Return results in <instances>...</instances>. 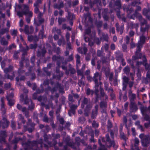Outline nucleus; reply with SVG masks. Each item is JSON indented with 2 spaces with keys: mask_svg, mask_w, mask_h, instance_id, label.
<instances>
[{
  "mask_svg": "<svg viewBox=\"0 0 150 150\" xmlns=\"http://www.w3.org/2000/svg\"><path fill=\"white\" fill-rule=\"evenodd\" d=\"M100 93L101 95V96L103 97L105 96V100H107L108 99V96L106 94H105L104 91V90L103 88L100 89Z\"/></svg>",
  "mask_w": 150,
  "mask_h": 150,
  "instance_id": "32",
  "label": "nucleus"
},
{
  "mask_svg": "<svg viewBox=\"0 0 150 150\" xmlns=\"http://www.w3.org/2000/svg\"><path fill=\"white\" fill-rule=\"evenodd\" d=\"M102 23L103 21H100L96 22L95 24L96 25L98 28H100L102 27Z\"/></svg>",
  "mask_w": 150,
  "mask_h": 150,
  "instance_id": "49",
  "label": "nucleus"
},
{
  "mask_svg": "<svg viewBox=\"0 0 150 150\" xmlns=\"http://www.w3.org/2000/svg\"><path fill=\"white\" fill-rule=\"evenodd\" d=\"M75 144H76L78 146H79L80 144L81 139L79 137H76L75 139Z\"/></svg>",
  "mask_w": 150,
  "mask_h": 150,
  "instance_id": "36",
  "label": "nucleus"
},
{
  "mask_svg": "<svg viewBox=\"0 0 150 150\" xmlns=\"http://www.w3.org/2000/svg\"><path fill=\"white\" fill-rule=\"evenodd\" d=\"M137 45L136 51H137V52L138 51H141L142 48L143 47V45L138 42L137 44Z\"/></svg>",
  "mask_w": 150,
  "mask_h": 150,
  "instance_id": "38",
  "label": "nucleus"
},
{
  "mask_svg": "<svg viewBox=\"0 0 150 150\" xmlns=\"http://www.w3.org/2000/svg\"><path fill=\"white\" fill-rule=\"evenodd\" d=\"M20 101L23 102L24 99V104H28L29 103V100L28 98L27 95L25 96L24 99V96L23 94H21L20 96Z\"/></svg>",
  "mask_w": 150,
  "mask_h": 150,
  "instance_id": "18",
  "label": "nucleus"
},
{
  "mask_svg": "<svg viewBox=\"0 0 150 150\" xmlns=\"http://www.w3.org/2000/svg\"><path fill=\"white\" fill-rule=\"evenodd\" d=\"M23 68H19L18 70V76H20L21 74L25 73V70L23 69Z\"/></svg>",
  "mask_w": 150,
  "mask_h": 150,
  "instance_id": "50",
  "label": "nucleus"
},
{
  "mask_svg": "<svg viewBox=\"0 0 150 150\" xmlns=\"http://www.w3.org/2000/svg\"><path fill=\"white\" fill-rule=\"evenodd\" d=\"M13 77L14 76H11L9 74H7V75H5L4 76V77L3 79L7 78L8 79H10L12 80H13Z\"/></svg>",
  "mask_w": 150,
  "mask_h": 150,
  "instance_id": "62",
  "label": "nucleus"
},
{
  "mask_svg": "<svg viewBox=\"0 0 150 150\" xmlns=\"http://www.w3.org/2000/svg\"><path fill=\"white\" fill-rule=\"evenodd\" d=\"M1 44L2 45H7L8 42L6 41L4 37H2L0 40Z\"/></svg>",
  "mask_w": 150,
  "mask_h": 150,
  "instance_id": "26",
  "label": "nucleus"
},
{
  "mask_svg": "<svg viewBox=\"0 0 150 150\" xmlns=\"http://www.w3.org/2000/svg\"><path fill=\"white\" fill-rule=\"evenodd\" d=\"M129 107L130 112H135L138 110L137 105L135 102H130Z\"/></svg>",
  "mask_w": 150,
  "mask_h": 150,
  "instance_id": "8",
  "label": "nucleus"
},
{
  "mask_svg": "<svg viewBox=\"0 0 150 150\" xmlns=\"http://www.w3.org/2000/svg\"><path fill=\"white\" fill-rule=\"evenodd\" d=\"M74 57L73 54H71L66 59H65V61L67 62H70L73 60Z\"/></svg>",
  "mask_w": 150,
  "mask_h": 150,
  "instance_id": "61",
  "label": "nucleus"
},
{
  "mask_svg": "<svg viewBox=\"0 0 150 150\" xmlns=\"http://www.w3.org/2000/svg\"><path fill=\"white\" fill-rule=\"evenodd\" d=\"M1 111L3 112L6 111V109L5 108V103L3 98H2L1 99Z\"/></svg>",
  "mask_w": 150,
  "mask_h": 150,
  "instance_id": "28",
  "label": "nucleus"
},
{
  "mask_svg": "<svg viewBox=\"0 0 150 150\" xmlns=\"http://www.w3.org/2000/svg\"><path fill=\"white\" fill-rule=\"evenodd\" d=\"M66 17L70 25L71 26H72L73 24V20L75 18V15L70 11H68V15L66 16Z\"/></svg>",
  "mask_w": 150,
  "mask_h": 150,
  "instance_id": "6",
  "label": "nucleus"
},
{
  "mask_svg": "<svg viewBox=\"0 0 150 150\" xmlns=\"http://www.w3.org/2000/svg\"><path fill=\"white\" fill-rule=\"evenodd\" d=\"M17 15L20 18L23 16V15H26L27 12L25 11H18L17 12Z\"/></svg>",
  "mask_w": 150,
  "mask_h": 150,
  "instance_id": "34",
  "label": "nucleus"
},
{
  "mask_svg": "<svg viewBox=\"0 0 150 150\" xmlns=\"http://www.w3.org/2000/svg\"><path fill=\"white\" fill-rule=\"evenodd\" d=\"M25 75L26 76H31L30 78V80L31 81H33L35 80L36 78V76L34 72H26L25 73Z\"/></svg>",
  "mask_w": 150,
  "mask_h": 150,
  "instance_id": "19",
  "label": "nucleus"
},
{
  "mask_svg": "<svg viewBox=\"0 0 150 150\" xmlns=\"http://www.w3.org/2000/svg\"><path fill=\"white\" fill-rule=\"evenodd\" d=\"M11 126L13 130H15L16 129V122L13 121V120H11Z\"/></svg>",
  "mask_w": 150,
  "mask_h": 150,
  "instance_id": "56",
  "label": "nucleus"
},
{
  "mask_svg": "<svg viewBox=\"0 0 150 150\" xmlns=\"http://www.w3.org/2000/svg\"><path fill=\"white\" fill-rule=\"evenodd\" d=\"M13 68L11 66H9L8 68H6L4 70V72L6 74H7L8 72L11 71L12 70Z\"/></svg>",
  "mask_w": 150,
  "mask_h": 150,
  "instance_id": "39",
  "label": "nucleus"
},
{
  "mask_svg": "<svg viewBox=\"0 0 150 150\" xmlns=\"http://www.w3.org/2000/svg\"><path fill=\"white\" fill-rule=\"evenodd\" d=\"M52 60L53 61H57V65L58 66H61L62 62L63 61L64 57H61L60 55L57 56L56 55L53 56L52 58Z\"/></svg>",
  "mask_w": 150,
  "mask_h": 150,
  "instance_id": "4",
  "label": "nucleus"
},
{
  "mask_svg": "<svg viewBox=\"0 0 150 150\" xmlns=\"http://www.w3.org/2000/svg\"><path fill=\"white\" fill-rule=\"evenodd\" d=\"M38 21L34 19V23L37 26H39L44 22V19L43 18H39Z\"/></svg>",
  "mask_w": 150,
  "mask_h": 150,
  "instance_id": "20",
  "label": "nucleus"
},
{
  "mask_svg": "<svg viewBox=\"0 0 150 150\" xmlns=\"http://www.w3.org/2000/svg\"><path fill=\"white\" fill-rule=\"evenodd\" d=\"M146 38L143 35H142L140 37V40L138 42L144 45L145 42Z\"/></svg>",
  "mask_w": 150,
  "mask_h": 150,
  "instance_id": "33",
  "label": "nucleus"
},
{
  "mask_svg": "<svg viewBox=\"0 0 150 150\" xmlns=\"http://www.w3.org/2000/svg\"><path fill=\"white\" fill-rule=\"evenodd\" d=\"M98 142L100 146V147L98 149V150H107L104 144H102L100 139H99Z\"/></svg>",
  "mask_w": 150,
  "mask_h": 150,
  "instance_id": "27",
  "label": "nucleus"
},
{
  "mask_svg": "<svg viewBox=\"0 0 150 150\" xmlns=\"http://www.w3.org/2000/svg\"><path fill=\"white\" fill-rule=\"evenodd\" d=\"M100 107L101 108H106L107 106V104L106 101H102L100 104Z\"/></svg>",
  "mask_w": 150,
  "mask_h": 150,
  "instance_id": "29",
  "label": "nucleus"
},
{
  "mask_svg": "<svg viewBox=\"0 0 150 150\" xmlns=\"http://www.w3.org/2000/svg\"><path fill=\"white\" fill-rule=\"evenodd\" d=\"M95 110H92V112L91 115V117L92 119H95L96 118L97 115L98 113V105H96L95 106Z\"/></svg>",
  "mask_w": 150,
  "mask_h": 150,
  "instance_id": "13",
  "label": "nucleus"
},
{
  "mask_svg": "<svg viewBox=\"0 0 150 150\" xmlns=\"http://www.w3.org/2000/svg\"><path fill=\"white\" fill-rule=\"evenodd\" d=\"M38 46V44L36 43L34 44H30L29 45V48L31 49H35Z\"/></svg>",
  "mask_w": 150,
  "mask_h": 150,
  "instance_id": "52",
  "label": "nucleus"
},
{
  "mask_svg": "<svg viewBox=\"0 0 150 150\" xmlns=\"http://www.w3.org/2000/svg\"><path fill=\"white\" fill-rule=\"evenodd\" d=\"M120 138L126 142L127 140V138L124 133L122 132H120Z\"/></svg>",
  "mask_w": 150,
  "mask_h": 150,
  "instance_id": "44",
  "label": "nucleus"
},
{
  "mask_svg": "<svg viewBox=\"0 0 150 150\" xmlns=\"http://www.w3.org/2000/svg\"><path fill=\"white\" fill-rule=\"evenodd\" d=\"M6 99L8 101V104L10 107L13 106L14 104V103L13 99L9 98V96H6Z\"/></svg>",
  "mask_w": 150,
  "mask_h": 150,
  "instance_id": "25",
  "label": "nucleus"
},
{
  "mask_svg": "<svg viewBox=\"0 0 150 150\" xmlns=\"http://www.w3.org/2000/svg\"><path fill=\"white\" fill-rule=\"evenodd\" d=\"M95 94L96 95L95 102L96 103L98 101L100 98V97L98 93V91H96L95 92Z\"/></svg>",
  "mask_w": 150,
  "mask_h": 150,
  "instance_id": "51",
  "label": "nucleus"
},
{
  "mask_svg": "<svg viewBox=\"0 0 150 150\" xmlns=\"http://www.w3.org/2000/svg\"><path fill=\"white\" fill-rule=\"evenodd\" d=\"M102 38L103 40L106 41H108V37L107 34H105L104 33H103L102 34Z\"/></svg>",
  "mask_w": 150,
  "mask_h": 150,
  "instance_id": "60",
  "label": "nucleus"
},
{
  "mask_svg": "<svg viewBox=\"0 0 150 150\" xmlns=\"http://www.w3.org/2000/svg\"><path fill=\"white\" fill-rule=\"evenodd\" d=\"M139 137L141 140L142 144L144 147H150V135H145L144 134H141L139 135Z\"/></svg>",
  "mask_w": 150,
  "mask_h": 150,
  "instance_id": "1",
  "label": "nucleus"
},
{
  "mask_svg": "<svg viewBox=\"0 0 150 150\" xmlns=\"http://www.w3.org/2000/svg\"><path fill=\"white\" fill-rule=\"evenodd\" d=\"M129 99L130 102H134V99L136 98V95L132 93L131 91L130 90L129 92Z\"/></svg>",
  "mask_w": 150,
  "mask_h": 150,
  "instance_id": "17",
  "label": "nucleus"
},
{
  "mask_svg": "<svg viewBox=\"0 0 150 150\" xmlns=\"http://www.w3.org/2000/svg\"><path fill=\"white\" fill-rule=\"evenodd\" d=\"M149 26L146 24L145 25V27H141L140 29V31L142 32H144L146 31H147L149 30Z\"/></svg>",
  "mask_w": 150,
  "mask_h": 150,
  "instance_id": "37",
  "label": "nucleus"
},
{
  "mask_svg": "<svg viewBox=\"0 0 150 150\" xmlns=\"http://www.w3.org/2000/svg\"><path fill=\"white\" fill-rule=\"evenodd\" d=\"M101 140L102 142H103L105 143V142H107L109 144V145H106V146L108 148H110L112 146H113V147H115V142L114 141L110 140L108 134H106L105 137H102Z\"/></svg>",
  "mask_w": 150,
  "mask_h": 150,
  "instance_id": "3",
  "label": "nucleus"
},
{
  "mask_svg": "<svg viewBox=\"0 0 150 150\" xmlns=\"http://www.w3.org/2000/svg\"><path fill=\"white\" fill-rule=\"evenodd\" d=\"M92 106L91 103H89L86 105L85 108L84 110V114L86 116L89 115L90 110L92 108Z\"/></svg>",
  "mask_w": 150,
  "mask_h": 150,
  "instance_id": "10",
  "label": "nucleus"
},
{
  "mask_svg": "<svg viewBox=\"0 0 150 150\" xmlns=\"http://www.w3.org/2000/svg\"><path fill=\"white\" fill-rule=\"evenodd\" d=\"M123 54L122 52L120 51H117L115 53V59L118 62L120 61L123 59Z\"/></svg>",
  "mask_w": 150,
  "mask_h": 150,
  "instance_id": "12",
  "label": "nucleus"
},
{
  "mask_svg": "<svg viewBox=\"0 0 150 150\" xmlns=\"http://www.w3.org/2000/svg\"><path fill=\"white\" fill-rule=\"evenodd\" d=\"M100 75H99V73L98 72H96L94 74L93 77V81L95 80L96 79H98V78H100Z\"/></svg>",
  "mask_w": 150,
  "mask_h": 150,
  "instance_id": "46",
  "label": "nucleus"
},
{
  "mask_svg": "<svg viewBox=\"0 0 150 150\" xmlns=\"http://www.w3.org/2000/svg\"><path fill=\"white\" fill-rule=\"evenodd\" d=\"M150 13V8H144L143 10L142 14L143 15L145 16L146 18L149 20L150 19V16L149 14Z\"/></svg>",
  "mask_w": 150,
  "mask_h": 150,
  "instance_id": "11",
  "label": "nucleus"
},
{
  "mask_svg": "<svg viewBox=\"0 0 150 150\" xmlns=\"http://www.w3.org/2000/svg\"><path fill=\"white\" fill-rule=\"evenodd\" d=\"M44 33V26L42 25V29L40 30L39 33V37H41L42 38H43V35Z\"/></svg>",
  "mask_w": 150,
  "mask_h": 150,
  "instance_id": "31",
  "label": "nucleus"
},
{
  "mask_svg": "<svg viewBox=\"0 0 150 150\" xmlns=\"http://www.w3.org/2000/svg\"><path fill=\"white\" fill-rule=\"evenodd\" d=\"M35 125L34 123L32 122L31 119H29L26 123V125L23 126L24 131H27L29 133H32L34 130Z\"/></svg>",
  "mask_w": 150,
  "mask_h": 150,
  "instance_id": "2",
  "label": "nucleus"
},
{
  "mask_svg": "<svg viewBox=\"0 0 150 150\" xmlns=\"http://www.w3.org/2000/svg\"><path fill=\"white\" fill-rule=\"evenodd\" d=\"M147 60L146 59V62H144L143 65L144 66L145 69L146 70L150 69V64H149L147 63Z\"/></svg>",
  "mask_w": 150,
  "mask_h": 150,
  "instance_id": "45",
  "label": "nucleus"
},
{
  "mask_svg": "<svg viewBox=\"0 0 150 150\" xmlns=\"http://www.w3.org/2000/svg\"><path fill=\"white\" fill-rule=\"evenodd\" d=\"M75 58L76 59V66L78 67L80 64V57L79 54H77L75 56Z\"/></svg>",
  "mask_w": 150,
  "mask_h": 150,
  "instance_id": "30",
  "label": "nucleus"
},
{
  "mask_svg": "<svg viewBox=\"0 0 150 150\" xmlns=\"http://www.w3.org/2000/svg\"><path fill=\"white\" fill-rule=\"evenodd\" d=\"M94 93V91L91 90L89 88H88L86 90V94L87 96H89L91 94V95H93Z\"/></svg>",
  "mask_w": 150,
  "mask_h": 150,
  "instance_id": "43",
  "label": "nucleus"
},
{
  "mask_svg": "<svg viewBox=\"0 0 150 150\" xmlns=\"http://www.w3.org/2000/svg\"><path fill=\"white\" fill-rule=\"evenodd\" d=\"M42 3V0H37L34 4V6L39 7V4Z\"/></svg>",
  "mask_w": 150,
  "mask_h": 150,
  "instance_id": "54",
  "label": "nucleus"
},
{
  "mask_svg": "<svg viewBox=\"0 0 150 150\" xmlns=\"http://www.w3.org/2000/svg\"><path fill=\"white\" fill-rule=\"evenodd\" d=\"M123 9L124 11H125L127 12L129 11L130 13H131L132 12L134 11L133 8H129V7L128 6H127L125 8H124Z\"/></svg>",
  "mask_w": 150,
  "mask_h": 150,
  "instance_id": "47",
  "label": "nucleus"
},
{
  "mask_svg": "<svg viewBox=\"0 0 150 150\" xmlns=\"http://www.w3.org/2000/svg\"><path fill=\"white\" fill-rule=\"evenodd\" d=\"M19 119L21 123H22L23 124H25L26 121L24 120V117L21 114L19 115Z\"/></svg>",
  "mask_w": 150,
  "mask_h": 150,
  "instance_id": "42",
  "label": "nucleus"
},
{
  "mask_svg": "<svg viewBox=\"0 0 150 150\" xmlns=\"http://www.w3.org/2000/svg\"><path fill=\"white\" fill-rule=\"evenodd\" d=\"M66 21V19L65 18H59L58 19V24L59 25L62 24V23L65 22Z\"/></svg>",
  "mask_w": 150,
  "mask_h": 150,
  "instance_id": "53",
  "label": "nucleus"
},
{
  "mask_svg": "<svg viewBox=\"0 0 150 150\" xmlns=\"http://www.w3.org/2000/svg\"><path fill=\"white\" fill-rule=\"evenodd\" d=\"M29 26L28 25H26L25 26L24 32L25 34L28 35L30 34L29 30Z\"/></svg>",
  "mask_w": 150,
  "mask_h": 150,
  "instance_id": "58",
  "label": "nucleus"
},
{
  "mask_svg": "<svg viewBox=\"0 0 150 150\" xmlns=\"http://www.w3.org/2000/svg\"><path fill=\"white\" fill-rule=\"evenodd\" d=\"M38 142L36 141L33 140V141H28L25 144L26 145L28 146H30L32 148L34 146H37L38 144Z\"/></svg>",
  "mask_w": 150,
  "mask_h": 150,
  "instance_id": "15",
  "label": "nucleus"
},
{
  "mask_svg": "<svg viewBox=\"0 0 150 150\" xmlns=\"http://www.w3.org/2000/svg\"><path fill=\"white\" fill-rule=\"evenodd\" d=\"M57 88H59V92L60 93H64V91L63 88L61 86V84L59 83H57Z\"/></svg>",
  "mask_w": 150,
  "mask_h": 150,
  "instance_id": "40",
  "label": "nucleus"
},
{
  "mask_svg": "<svg viewBox=\"0 0 150 150\" xmlns=\"http://www.w3.org/2000/svg\"><path fill=\"white\" fill-rule=\"evenodd\" d=\"M31 102V104L29 105L28 107V108L29 110H33L35 107V104L34 103H33L32 101L31 100H30Z\"/></svg>",
  "mask_w": 150,
  "mask_h": 150,
  "instance_id": "57",
  "label": "nucleus"
},
{
  "mask_svg": "<svg viewBox=\"0 0 150 150\" xmlns=\"http://www.w3.org/2000/svg\"><path fill=\"white\" fill-rule=\"evenodd\" d=\"M6 132L5 131H0V143H5L6 137Z\"/></svg>",
  "mask_w": 150,
  "mask_h": 150,
  "instance_id": "9",
  "label": "nucleus"
},
{
  "mask_svg": "<svg viewBox=\"0 0 150 150\" xmlns=\"http://www.w3.org/2000/svg\"><path fill=\"white\" fill-rule=\"evenodd\" d=\"M89 103H91L90 99L84 97L83 100L81 101V106L82 108L83 109L85 107V105H86Z\"/></svg>",
  "mask_w": 150,
  "mask_h": 150,
  "instance_id": "14",
  "label": "nucleus"
},
{
  "mask_svg": "<svg viewBox=\"0 0 150 150\" xmlns=\"http://www.w3.org/2000/svg\"><path fill=\"white\" fill-rule=\"evenodd\" d=\"M22 138L20 137H14V139L11 142L12 144H17L20 140H22Z\"/></svg>",
  "mask_w": 150,
  "mask_h": 150,
  "instance_id": "23",
  "label": "nucleus"
},
{
  "mask_svg": "<svg viewBox=\"0 0 150 150\" xmlns=\"http://www.w3.org/2000/svg\"><path fill=\"white\" fill-rule=\"evenodd\" d=\"M115 26L116 28V30L118 32L119 31L120 32V34L122 35V34L124 29V25H121L120 27L119 23H117L115 24Z\"/></svg>",
  "mask_w": 150,
  "mask_h": 150,
  "instance_id": "16",
  "label": "nucleus"
},
{
  "mask_svg": "<svg viewBox=\"0 0 150 150\" xmlns=\"http://www.w3.org/2000/svg\"><path fill=\"white\" fill-rule=\"evenodd\" d=\"M133 14L135 15L136 18L138 19L139 21H142L143 19L142 17L141 14L138 13V12L135 11L134 13Z\"/></svg>",
  "mask_w": 150,
  "mask_h": 150,
  "instance_id": "24",
  "label": "nucleus"
},
{
  "mask_svg": "<svg viewBox=\"0 0 150 150\" xmlns=\"http://www.w3.org/2000/svg\"><path fill=\"white\" fill-rule=\"evenodd\" d=\"M66 144V145H67V146H70L74 149H76V148L75 146L74 143L73 142H69L68 143H67Z\"/></svg>",
  "mask_w": 150,
  "mask_h": 150,
  "instance_id": "35",
  "label": "nucleus"
},
{
  "mask_svg": "<svg viewBox=\"0 0 150 150\" xmlns=\"http://www.w3.org/2000/svg\"><path fill=\"white\" fill-rule=\"evenodd\" d=\"M43 137L44 141L47 142L48 144L50 145L51 144V142L48 141L49 137L47 134H44Z\"/></svg>",
  "mask_w": 150,
  "mask_h": 150,
  "instance_id": "41",
  "label": "nucleus"
},
{
  "mask_svg": "<svg viewBox=\"0 0 150 150\" xmlns=\"http://www.w3.org/2000/svg\"><path fill=\"white\" fill-rule=\"evenodd\" d=\"M47 51L45 47H43L38 50L37 53V56L38 57H44Z\"/></svg>",
  "mask_w": 150,
  "mask_h": 150,
  "instance_id": "7",
  "label": "nucleus"
},
{
  "mask_svg": "<svg viewBox=\"0 0 150 150\" xmlns=\"http://www.w3.org/2000/svg\"><path fill=\"white\" fill-rule=\"evenodd\" d=\"M141 4V3L140 1H134L133 2H132L131 4V5L133 6H136L137 4Z\"/></svg>",
  "mask_w": 150,
  "mask_h": 150,
  "instance_id": "63",
  "label": "nucleus"
},
{
  "mask_svg": "<svg viewBox=\"0 0 150 150\" xmlns=\"http://www.w3.org/2000/svg\"><path fill=\"white\" fill-rule=\"evenodd\" d=\"M115 5L116 6L118 7L121 8V5L120 0H116L115 2Z\"/></svg>",
  "mask_w": 150,
  "mask_h": 150,
  "instance_id": "64",
  "label": "nucleus"
},
{
  "mask_svg": "<svg viewBox=\"0 0 150 150\" xmlns=\"http://www.w3.org/2000/svg\"><path fill=\"white\" fill-rule=\"evenodd\" d=\"M48 69L47 67H45L43 68V70L46 73L47 75L48 76H50L51 75V72L48 71Z\"/></svg>",
  "mask_w": 150,
  "mask_h": 150,
  "instance_id": "48",
  "label": "nucleus"
},
{
  "mask_svg": "<svg viewBox=\"0 0 150 150\" xmlns=\"http://www.w3.org/2000/svg\"><path fill=\"white\" fill-rule=\"evenodd\" d=\"M57 75L53 74L52 76V78L53 79H56L58 80H60L61 79V78L63 76V73L62 72H60Z\"/></svg>",
  "mask_w": 150,
  "mask_h": 150,
  "instance_id": "21",
  "label": "nucleus"
},
{
  "mask_svg": "<svg viewBox=\"0 0 150 150\" xmlns=\"http://www.w3.org/2000/svg\"><path fill=\"white\" fill-rule=\"evenodd\" d=\"M64 6L63 3L62 2L59 5L56 4L54 6V8L60 9L61 8H63Z\"/></svg>",
  "mask_w": 150,
  "mask_h": 150,
  "instance_id": "55",
  "label": "nucleus"
},
{
  "mask_svg": "<svg viewBox=\"0 0 150 150\" xmlns=\"http://www.w3.org/2000/svg\"><path fill=\"white\" fill-rule=\"evenodd\" d=\"M128 62L130 64L131 67L132 69H135V67L134 65V62L133 61H132L131 59H129L127 60Z\"/></svg>",
  "mask_w": 150,
  "mask_h": 150,
  "instance_id": "59",
  "label": "nucleus"
},
{
  "mask_svg": "<svg viewBox=\"0 0 150 150\" xmlns=\"http://www.w3.org/2000/svg\"><path fill=\"white\" fill-rule=\"evenodd\" d=\"M143 59L142 60V61H137L136 64V65L137 66L139 67V65H140L142 64L143 65L144 62H145L146 61V56L145 55H144L143 56Z\"/></svg>",
  "mask_w": 150,
  "mask_h": 150,
  "instance_id": "22",
  "label": "nucleus"
},
{
  "mask_svg": "<svg viewBox=\"0 0 150 150\" xmlns=\"http://www.w3.org/2000/svg\"><path fill=\"white\" fill-rule=\"evenodd\" d=\"M9 122L8 121L6 117H3L2 120L0 121V129L2 128L3 129L7 128L9 125Z\"/></svg>",
  "mask_w": 150,
  "mask_h": 150,
  "instance_id": "5",
  "label": "nucleus"
}]
</instances>
